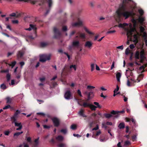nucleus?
<instances>
[{
	"instance_id": "f257e3e1",
	"label": "nucleus",
	"mask_w": 147,
	"mask_h": 147,
	"mask_svg": "<svg viewBox=\"0 0 147 147\" xmlns=\"http://www.w3.org/2000/svg\"><path fill=\"white\" fill-rule=\"evenodd\" d=\"M127 4V3H124L123 1L122 3L120 5L119 8L116 12L115 18L116 22L119 23L122 21L123 17L126 19L129 16L135 15L136 14L132 10L131 11H126Z\"/></svg>"
},
{
	"instance_id": "f03ea898",
	"label": "nucleus",
	"mask_w": 147,
	"mask_h": 147,
	"mask_svg": "<svg viewBox=\"0 0 147 147\" xmlns=\"http://www.w3.org/2000/svg\"><path fill=\"white\" fill-rule=\"evenodd\" d=\"M137 20L141 24H142L145 21V18L144 17H139L138 19H136L134 18H133L131 20V22L133 24V28H131L130 30L128 31L127 33V35L132 36H133L134 32H137L136 28L138 24Z\"/></svg>"
},
{
	"instance_id": "7ed1b4c3",
	"label": "nucleus",
	"mask_w": 147,
	"mask_h": 147,
	"mask_svg": "<svg viewBox=\"0 0 147 147\" xmlns=\"http://www.w3.org/2000/svg\"><path fill=\"white\" fill-rule=\"evenodd\" d=\"M51 55L50 54L47 55L46 54L42 55H40V61L44 62L47 60H49L50 59Z\"/></svg>"
},
{
	"instance_id": "20e7f679",
	"label": "nucleus",
	"mask_w": 147,
	"mask_h": 147,
	"mask_svg": "<svg viewBox=\"0 0 147 147\" xmlns=\"http://www.w3.org/2000/svg\"><path fill=\"white\" fill-rule=\"evenodd\" d=\"M30 27L31 30L33 29L34 30V37H33V36L30 35L29 36V38L32 39H34L37 36L36 31L37 28L36 27L35 25L33 24H30Z\"/></svg>"
},
{
	"instance_id": "39448f33",
	"label": "nucleus",
	"mask_w": 147,
	"mask_h": 147,
	"mask_svg": "<svg viewBox=\"0 0 147 147\" xmlns=\"http://www.w3.org/2000/svg\"><path fill=\"white\" fill-rule=\"evenodd\" d=\"M140 62L141 63H143L144 60L146 59L145 54L144 50H142L140 52Z\"/></svg>"
},
{
	"instance_id": "423d86ee",
	"label": "nucleus",
	"mask_w": 147,
	"mask_h": 147,
	"mask_svg": "<svg viewBox=\"0 0 147 147\" xmlns=\"http://www.w3.org/2000/svg\"><path fill=\"white\" fill-rule=\"evenodd\" d=\"M53 32L54 34V37L55 38H59L61 35V33L59 30L56 28L54 27L53 28Z\"/></svg>"
},
{
	"instance_id": "0eeeda50",
	"label": "nucleus",
	"mask_w": 147,
	"mask_h": 147,
	"mask_svg": "<svg viewBox=\"0 0 147 147\" xmlns=\"http://www.w3.org/2000/svg\"><path fill=\"white\" fill-rule=\"evenodd\" d=\"M55 127H58L60 125V121L56 117H54L51 119Z\"/></svg>"
},
{
	"instance_id": "6e6552de",
	"label": "nucleus",
	"mask_w": 147,
	"mask_h": 147,
	"mask_svg": "<svg viewBox=\"0 0 147 147\" xmlns=\"http://www.w3.org/2000/svg\"><path fill=\"white\" fill-rule=\"evenodd\" d=\"M12 123H14L16 127H18V128H17L16 130H21L22 127V126L21 123H18L16 122L17 120L13 121V120H11Z\"/></svg>"
},
{
	"instance_id": "1a4fd4ad",
	"label": "nucleus",
	"mask_w": 147,
	"mask_h": 147,
	"mask_svg": "<svg viewBox=\"0 0 147 147\" xmlns=\"http://www.w3.org/2000/svg\"><path fill=\"white\" fill-rule=\"evenodd\" d=\"M21 111L20 110H17L14 113L13 115L11 117V120H13V121L17 120V119L18 118V115L20 114Z\"/></svg>"
},
{
	"instance_id": "9d476101",
	"label": "nucleus",
	"mask_w": 147,
	"mask_h": 147,
	"mask_svg": "<svg viewBox=\"0 0 147 147\" xmlns=\"http://www.w3.org/2000/svg\"><path fill=\"white\" fill-rule=\"evenodd\" d=\"M83 25L82 21L80 18H78V22L73 23L72 24V26L74 27L80 26Z\"/></svg>"
},
{
	"instance_id": "9b49d317",
	"label": "nucleus",
	"mask_w": 147,
	"mask_h": 147,
	"mask_svg": "<svg viewBox=\"0 0 147 147\" xmlns=\"http://www.w3.org/2000/svg\"><path fill=\"white\" fill-rule=\"evenodd\" d=\"M125 112V111L123 110L121 111H115L114 110H113L111 111V114L113 115H115V117L117 118L118 117L119 115V113H124Z\"/></svg>"
},
{
	"instance_id": "f8f14e48",
	"label": "nucleus",
	"mask_w": 147,
	"mask_h": 147,
	"mask_svg": "<svg viewBox=\"0 0 147 147\" xmlns=\"http://www.w3.org/2000/svg\"><path fill=\"white\" fill-rule=\"evenodd\" d=\"M71 94L70 91L69 90H67L64 95L65 98L67 100H69L70 98Z\"/></svg>"
},
{
	"instance_id": "ddd939ff",
	"label": "nucleus",
	"mask_w": 147,
	"mask_h": 147,
	"mask_svg": "<svg viewBox=\"0 0 147 147\" xmlns=\"http://www.w3.org/2000/svg\"><path fill=\"white\" fill-rule=\"evenodd\" d=\"M84 110L81 109L78 112V114L83 117H86L87 116L84 114Z\"/></svg>"
},
{
	"instance_id": "4468645a",
	"label": "nucleus",
	"mask_w": 147,
	"mask_h": 147,
	"mask_svg": "<svg viewBox=\"0 0 147 147\" xmlns=\"http://www.w3.org/2000/svg\"><path fill=\"white\" fill-rule=\"evenodd\" d=\"M126 121L127 122H130L131 121L134 125H135L136 123V121L135 119L133 118H129L126 117L125 118Z\"/></svg>"
},
{
	"instance_id": "2eb2a0df",
	"label": "nucleus",
	"mask_w": 147,
	"mask_h": 147,
	"mask_svg": "<svg viewBox=\"0 0 147 147\" xmlns=\"http://www.w3.org/2000/svg\"><path fill=\"white\" fill-rule=\"evenodd\" d=\"M24 52L23 51L20 50L18 52V53L17 54V57L18 58H21V57L24 55Z\"/></svg>"
},
{
	"instance_id": "dca6fc26",
	"label": "nucleus",
	"mask_w": 147,
	"mask_h": 147,
	"mask_svg": "<svg viewBox=\"0 0 147 147\" xmlns=\"http://www.w3.org/2000/svg\"><path fill=\"white\" fill-rule=\"evenodd\" d=\"M78 104L80 106H82L84 107H89L90 106V104L88 103L87 102H84L83 103V105H82L80 104L79 102H78Z\"/></svg>"
},
{
	"instance_id": "f3484780",
	"label": "nucleus",
	"mask_w": 147,
	"mask_h": 147,
	"mask_svg": "<svg viewBox=\"0 0 147 147\" xmlns=\"http://www.w3.org/2000/svg\"><path fill=\"white\" fill-rule=\"evenodd\" d=\"M1 64H3V63H5V64H7V63L5 61V60H3V61H1L0 62ZM16 61H13L11 62V65H10L9 64H8V65H11L12 67V68H13L16 65Z\"/></svg>"
},
{
	"instance_id": "a211bd4d",
	"label": "nucleus",
	"mask_w": 147,
	"mask_h": 147,
	"mask_svg": "<svg viewBox=\"0 0 147 147\" xmlns=\"http://www.w3.org/2000/svg\"><path fill=\"white\" fill-rule=\"evenodd\" d=\"M39 138V137H38V138L35 140L34 141V143L33 144V147H37L38 146V140Z\"/></svg>"
},
{
	"instance_id": "6ab92c4d",
	"label": "nucleus",
	"mask_w": 147,
	"mask_h": 147,
	"mask_svg": "<svg viewBox=\"0 0 147 147\" xmlns=\"http://www.w3.org/2000/svg\"><path fill=\"white\" fill-rule=\"evenodd\" d=\"M92 43L89 41H87L86 42L85 46L88 48H90L92 45Z\"/></svg>"
},
{
	"instance_id": "aec40b11",
	"label": "nucleus",
	"mask_w": 147,
	"mask_h": 147,
	"mask_svg": "<svg viewBox=\"0 0 147 147\" xmlns=\"http://www.w3.org/2000/svg\"><path fill=\"white\" fill-rule=\"evenodd\" d=\"M79 42L78 41H74L73 42L72 45L73 47H77L79 45Z\"/></svg>"
},
{
	"instance_id": "412c9836",
	"label": "nucleus",
	"mask_w": 147,
	"mask_h": 147,
	"mask_svg": "<svg viewBox=\"0 0 147 147\" xmlns=\"http://www.w3.org/2000/svg\"><path fill=\"white\" fill-rule=\"evenodd\" d=\"M140 55V52H139L138 51H136L134 57L136 59H139L140 58L139 56Z\"/></svg>"
},
{
	"instance_id": "4be33fe9",
	"label": "nucleus",
	"mask_w": 147,
	"mask_h": 147,
	"mask_svg": "<svg viewBox=\"0 0 147 147\" xmlns=\"http://www.w3.org/2000/svg\"><path fill=\"white\" fill-rule=\"evenodd\" d=\"M56 139L57 141L61 142L63 139V137L61 135H59L56 137Z\"/></svg>"
},
{
	"instance_id": "5701e85b",
	"label": "nucleus",
	"mask_w": 147,
	"mask_h": 147,
	"mask_svg": "<svg viewBox=\"0 0 147 147\" xmlns=\"http://www.w3.org/2000/svg\"><path fill=\"white\" fill-rule=\"evenodd\" d=\"M118 127L120 129H123L125 127V124L123 122H121L120 123L118 126Z\"/></svg>"
},
{
	"instance_id": "b1692460",
	"label": "nucleus",
	"mask_w": 147,
	"mask_h": 147,
	"mask_svg": "<svg viewBox=\"0 0 147 147\" xmlns=\"http://www.w3.org/2000/svg\"><path fill=\"white\" fill-rule=\"evenodd\" d=\"M121 74L119 72H118L116 74V77L117 81H120V79L121 78Z\"/></svg>"
},
{
	"instance_id": "393cba45",
	"label": "nucleus",
	"mask_w": 147,
	"mask_h": 147,
	"mask_svg": "<svg viewBox=\"0 0 147 147\" xmlns=\"http://www.w3.org/2000/svg\"><path fill=\"white\" fill-rule=\"evenodd\" d=\"M144 77V75L142 74H140L138 76V78L137 79V80L138 81L137 82H139L141 80H142L143 79Z\"/></svg>"
},
{
	"instance_id": "a878e982",
	"label": "nucleus",
	"mask_w": 147,
	"mask_h": 147,
	"mask_svg": "<svg viewBox=\"0 0 147 147\" xmlns=\"http://www.w3.org/2000/svg\"><path fill=\"white\" fill-rule=\"evenodd\" d=\"M101 133V131L99 130L98 131H97L96 132V133L95 134H93L92 135V137L96 138V136H98V135H100Z\"/></svg>"
},
{
	"instance_id": "bb28decb",
	"label": "nucleus",
	"mask_w": 147,
	"mask_h": 147,
	"mask_svg": "<svg viewBox=\"0 0 147 147\" xmlns=\"http://www.w3.org/2000/svg\"><path fill=\"white\" fill-rule=\"evenodd\" d=\"M89 108L92 111H95L96 107L93 105L90 104Z\"/></svg>"
},
{
	"instance_id": "cd10ccee",
	"label": "nucleus",
	"mask_w": 147,
	"mask_h": 147,
	"mask_svg": "<svg viewBox=\"0 0 147 147\" xmlns=\"http://www.w3.org/2000/svg\"><path fill=\"white\" fill-rule=\"evenodd\" d=\"M48 45L47 42H42L40 43V45L42 47H45Z\"/></svg>"
},
{
	"instance_id": "c85d7f7f",
	"label": "nucleus",
	"mask_w": 147,
	"mask_h": 147,
	"mask_svg": "<svg viewBox=\"0 0 147 147\" xmlns=\"http://www.w3.org/2000/svg\"><path fill=\"white\" fill-rule=\"evenodd\" d=\"M67 129H62L60 130V132L64 134H65L67 133Z\"/></svg>"
},
{
	"instance_id": "c756f323",
	"label": "nucleus",
	"mask_w": 147,
	"mask_h": 147,
	"mask_svg": "<svg viewBox=\"0 0 147 147\" xmlns=\"http://www.w3.org/2000/svg\"><path fill=\"white\" fill-rule=\"evenodd\" d=\"M104 115L106 118H109L112 117V115L111 114L109 113L105 114Z\"/></svg>"
},
{
	"instance_id": "7c9ffc66",
	"label": "nucleus",
	"mask_w": 147,
	"mask_h": 147,
	"mask_svg": "<svg viewBox=\"0 0 147 147\" xmlns=\"http://www.w3.org/2000/svg\"><path fill=\"white\" fill-rule=\"evenodd\" d=\"M7 80V82H9L11 79V75L9 73H7L6 76Z\"/></svg>"
},
{
	"instance_id": "2f4dec72",
	"label": "nucleus",
	"mask_w": 147,
	"mask_h": 147,
	"mask_svg": "<svg viewBox=\"0 0 147 147\" xmlns=\"http://www.w3.org/2000/svg\"><path fill=\"white\" fill-rule=\"evenodd\" d=\"M143 35H142V37L143 38V39L144 40H147L146 38H147V34L146 32H144L143 33Z\"/></svg>"
},
{
	"instance_id": "473e14b6",
	"label": "nucleus",
	"mask_w": 147,
	"mask_h": 147,
	"mask_svg": "<svg viewBox=\"0 0 147 147\" xmlns=\"http://www.w3.org/2000/svg\"><path fill=\"white\" fill-rule=\"evenodd\" d=\"M93 93V92L91 91L89 92V94L88 96V98L87 100V101H88L90 100L91 97V95Z\"/></svg>"
},
{
	"instance_id": "72a5a7b5",
	"label": "nucleus",
	"mask_w": 147,
	"mask_h": 147,
	"mask_svg": "<svg viewBox=\"0 0 147 147\" xmlns=\"http://www.w3.org/2000/svg\"><path fill=\"white\" fill-rule=\"evenodd\" d=\"M84 29L85 30V31L87 32L88 34H92V35H94V33L90 32L88 29L87 28H86V27H85L84 28Z\"/></svg>"
},
{
	"instance_id": "f704fd0d",
	"label": "nucleus",
	"mask_w": 147,
	"mask_h": 147,
	"mask_svg": "<svg viewBox=\"0 0 147 147\" xmlns=\"http://www.w3.org/2000/svg\"><path fill=\"white\" fill-rule=\"evenodd\" d=\"M6 100L7 101L6 103L8 104H10L11 102V99L9 97L6 98Z\"/></svg>"
},
{
	"instance_id": "c9c22d12",
	"label": "nucleus",
	"mask_w": 147,
	"mask_h": 147,
	"mask_svg": "<svg viewBox=\"0 0 147 147\" xmlns=\"http://www.w3.org/2000/svg\"><path fill=\"white\" fill-rule=\"evenodd\" d=\"M23 133V132L22 131L21 132H17L14 134V136H18Z\"/></svg>"
},
{
	"instance_id": "e433bc0d",
	"label": "nucleus",
	"mask_w": 147,
	"mask_h": 147,
	"mask_svg": "<svg viewBox=\"0 0 147 147\" xmlns=\"http://www.w3.org/2000/svg\"><path fill=\"white\" fill-rule=\"evenodd\" d=\"M94 104L97 106H96V108H98L100 109L101 108V107L99 105L98 102H94Z\"/></svg>"
},
{
	"instance_id": "4c0bfd02",
	"label": "nucleus",
	"mask_w": 147,
	"mask_h": 147,
	"mask_svg": "<svg viewBox=\"0 0 147 147\" xmlns=\"http://www.w3.org/2000/svg\"><path fill=\"white\" fill-rule=\"evenodd\" d=\"M47 1L48 3L49 7H50L52 4V0H48Z\"/></svg>"
},
{
	"instance_id": "58836bf2",
	"label": "nucleus",
	"mask_w": 147,
	"mask_h": 147,
	"mask_svg": "<svg viewBox=\"0 0 147 147\" xmlns=\"http://www.w3.org/2000/svg\"><path fill=\"white\" fill-rule=\"evenodd\" d=\"M140 31L141 33H144V32H145L144 31L145 30L144 28L142 26H140Z\"/></svg>"
},
{
	"instance_id": "ea45409f",
	"label": "nucleus",
	"mask_w": 147,
	"mask_h": 147,
	"mask_svg": "<svg viewBox=\"0 0 147 147\" xmlns=\"http://www.w3.org/2000/svg\"><path fill=\"white\" fill-rule=\"evenodd\" d=\"M138 12L141 16H142L144 13V11L142 9H139L138 10Z\"/></svg>"
},
{
	"instance_id": "a19ab883",
	"label": "nucleus",
	"mask_w": 147,
	"mask_h": 147,
	"mask_svg": "<svg viewBox=\"0 0 147 147\" xmlns=\"http://www.w3.org/2000/svg\"><path fill=\"white\" fill-rule=\"evenodd\" d=\"M1 88L3 89H5L7 87L4 84H3L1 85Z\"/></svg>"
},
{
	"instance_id": "79ce46f5",
	"label": "nucleus",
	"mask_w": 147,
	"mask_h": 147,
	"mask_svg": "<svg viewBox=\"0 0 147 147\" xmlns=\"http://www.w3.org/2000/svg\"><path fill=\"white\" fill-rule=\"evenodd\" d=\"M99 140L100 142H104L105 141V138L102 136H100Z\"/></svg>"
},
{
	"instance_id": "37998d69",
	"label": "nucleus",
	"mask_w": 147,
	"mask_h": 147,
	"mask_svg": "<svg viewBox=\"0 0 147 147\" xmlns=\"http://www.w3.org/2000/svg\"><path fill=\"white\" fill-rule=\"evenodd\" d=\"M80 38H84L85 37V35L84 33H80Z\"/></svg>"
},
{
	"instance_id": "c03bdc74",
	"label": "nucleus",
	"mask_w": 147,
	"mask_h": 147,
	"mask_svg": "<svg viewBox=\"0 0 147 147\" xmlns=\"http://www.w3.org/2000/svg\"><path fill=\"white\" fill-rule=\"evenodd\" d=\"M77 127V126L75 124H73L71 126V128L73 130L75 129Z\"/></svg>"
},
{
	"instance_id": "a18cd8bd",
	"label": "nucleus",
	"mask_w": 147,
	"mask_h": 147,
	"mask_svg": "<svg viewBox=\"0 0 147 147\" xmlns=\"http://www.w3.org/2000/svg\"><path fill=\"white\" fill-rule=\"evenodd\" d=\"M130 53V51L128 48H127L125 51V54L126 55H127Z\"/></svg>"
},
{
	"instance_id": "49530a36",
	"label": "nucleus",
	"mask_w": 147,
	"mask_h": 147,
	"mask_svg": "<svg viewBox=\"0 0 147 147\" xmlns=\"http://www.w3.org/2000/svg\"><path fill=\"white\" fill-rule=\"evenodd\" d=\"M69 68L70 69H71L72 68H73V69H74L75 71L76 70V67L75 65H71L70 66Z\"/></svg>"
},
{
	"instance_id": "de8ad7c7",
	"label": "nucleus",
	"mask_w": 147,
	"mask_h": 147,
	"mask_svg": "<svg viewBox=\"0 0 147 147\" xmlns=\"http://www.w3.org/2000/svg\"><path fill=\"white\" fill-rule=\"evenodd\" d=\"M1 72L2 73H9V69H7L6 70H2L1 71Z\"/></svg>"
},
{
	"instance_id": "09e8293b",
	"label": "nucleus",
	"mask_w": 147,
	"mask_h": 147,
	"mask_svg": "<svg viewBox=\"0 0 147 147\" xmlns=\"http://www.w3.org/2000/svg\"><path fill=\"white\" fill-rule=\"evenodd\" d=\"M71 16L73 20H75V17L76 16L75 13H72L71 15Z\"/></svg>"
},
{
	"instance_id": "8fccbe9b",
	"label": "nucleus",
	"mask_w": 147,
	"mask_h": 147,
	"mask_svg": "<svg viewBox=\"0 0 147 147\" xmlns=\"http://www.w3.org/2000/svg\"><path fill=\"white\" fill-rule=\"evenodd\" d=\"M94 68V63H92L91 65V71H93Z\"/></svg>"
},
{
	"instance_id": "3c124183",
	"label": "nucleus",
	"mask_w": 147,
	"mask_h": 147,
	"mask_svg": "<svg viewBox=\"0 0 147 147\" xmlns=\"http://www.w3.org/2000/svg\"><path fill=\"white\" fill-rule=\"evenodd\" d=\"M16 18H18L20 17L21 16V14L20 13H19L18 12H16Z\"/></svg>"
},
{
	"instance_id": "603ef678",
	"label": "nucleus",
	"mask_w": 147,
	"mask_h": 147,
	"mask_svg": "<svg viewBox=\"0 0 147 147\" xmlns=\"http://www.w3.org/2000/svg\"><path fill=\"white\" fill-rule=\"evenodd\" d=\"M10 107H11V106H10V105H7L6 106L4 107L3 108V110L7 109L10 108Z\"/></svg>"
},
{
	"instance_id": "864d4df0",
	"label": "nucleus",
	"mask_w": 147,
	"mask_h": 147,
	"mask_svg": "<svg viewBox=\"0 0 147 147\" xmlns=\"http://www.w3.org/2000/svg\"><path fill=\"white\" fill-rule=\"evenodd\" d=\"M32 18L33 19H34V22H38L40 23V22H42V21L40 20H38L37 19V18H34L33 17H32Z\"/></svg>"
},
{
	"instance_id": "5fc2aeb1",
	"label": "nucleus",
	"mask_w": 147,
	"mask_h": 147,
	"mask_svg": "<svg viewBox=\"0 0 147 147\" xmlns=\"http://www.w3.org/2000/svg\"><path fill=\"white\" fill-rule=\"evenodd\" d=\"M26 140L29 143H31L32 141L31 140V138L30 137H28L26 138Z\"/></svg>"
},
{
	"instance_id": "6e6d98bb",
	"label": "nucleus",
	"mask_w": 147,
	"mask_h": 147,
	"mask_svg": "<svg viewBox=\"0 0 147 147\" xmlns=\"http://www.w3.org/2000/svg\"><path fill=\"white\" fill-rule=\"evenodd\" d=\"M62 30L63 31H66L67 30V27L66 26H63L62 27Z\"/></svg>"
},
{
	"instance_id": "4d7b16f0",
	"label": "nucleus",
	"mask_w": 147,
	"mask_h": 147,
	"mask_svg": "<svg viewBox=\"0 0 147 147\" xmlns=\"http://www.w3.org/2000/svg\"><path fill=\"white\" fill-rule=\"evenodd\" d=\"M115 32H116V31L115 30H112V31H111V30L107 32V34H112L113 33H114Z\"/></svg>"
},
{
	"instance_id": "13d9d810",
	"label": "nucleus",
	"mask_w": 147,
	"mask_h": 147,
	"mask_svg": "<svg viewBox=\"0 0 147 147\" xmlns=\"http://www.w3.org/2000/svg\"><path fill=\"white\" fill-rule=\"evenodd\" d=\"M10 132L8 130L5 131L4 132V134L6 136H8Z\"/></svg>"
},
{
	"instance_id": "bf43d9fd",
	"label": "nucleus",
	"mask_w": 147,
	"mask_h": 147,
	"mask_svg": "<svg viewBox=\"0 0 147 147\" xmlns=\"http://www.w3.org/2000/svg\"><path fill=\"white\" fill-rule=\"evenodd\" d=\"M77 93L80 96V97H82V95L81 92L80 91V90L79 89L78 90H77Z\"/></svg>"
},
{
	"instance_id": "052dcab7",
	"label": "nucleus",
	"mask_w": 147,
	"mask_h": 147,
	"mask_svg": "<svg viewBox=\"0 0 147 147\" xmlns=\"http://www.w3.org/2000/svg\"><path fill=\"white\" fill-rule=\"evenodd\" d=\"M76 32V31L75 30H73L72 31L70 34V36L71 37L72 36V35H74Z\"/></svg>"
},
{
	"instance_id": "680f3d73",
	"label": "nucleus",
	"mask_w": 147,
	"mask_h": 147,
	"mask_svg": "<svg viewBox=\"0 0 147 147\" xmlns=\"http://www.w3.org/2000/svg\"><path fill=\"white\" fill-rule=\"evenodd\" d=\"M123 1L124 3H127L128 4L129 2L132 1V0H123Z\"/></svg>"
},
{
	"instance_id": "e2e57ef3",
	"label": "nucleus",
	"mask_w": 147,
	"mask_h": 147,
	"mask_svg": "<svg viewBox=\"0 0 147 147\" xmlns=\"http://www.w3.org/2000/svg\"><path fill=\"white\" fill-rule=\"evenodd\" d=\"M94 123H95L94 122H93V121L90 123L89 124V126L91 128V127H92L93 126V125Z\"/></svg>"
},
{
	"instance_id": "0e129e2a",
	"label": "nucleus",
	"mask_w": 147,
	"mask_h": 147,
	"mask_svg": "<svg viewBox=\"0 0 147 147\" xmlns=\"http://www.w3.org/2000/svg\"><path fill=\"white\" fill-rule=\"evenodd\" d=\"M9 16L11 17H15L16 18V13H13L10 14Z\"/></svg>"
},
{
	"instance_id": "69168bd1",
	"label": "nucleus",
	"mask_w": 147,
	"mask_h": 147,
	"mask_svg": "<svg viewBox=\"0 0 147 147\" xmlns=\"http://www.w3.org/2000/svg\"><path fill=\"white\" fill-rule=\"evenodd\" d=\"M12 22L14 24H17L18 23V21L17 20H12Z\"/></svg>"
},
{
	"instance_id": "338daca9",
	"label": "nucleus",
	"mask_w": 147,
	"mask_h": 147,
	"mask_svg": "<svg viewBox=\"0 0 147 147\" xmlns=\"http://www.w3.org/2000/svg\"><path fill=\"white\" fill-rule=\"evenodd\" d=\"M90 4L91 7H94L95 5V2H91L90 3Z\"/></svg>"
},
{
	"instance_id": "774afa93",
	"label": "nucleus",
	"mask_w": 147,
	"mask_h": 147,
	"mask_svg": "<svg viewBox=\"0 0 147 147\" xmlns=\"http://www.w3.org/2000/svg\"><path fill=\"white\" fill-rule=\"evenodd\" d=\"M130 144V143L129 141H126L125 142V145H129Z\"/></svg>"
}]
</instances>
